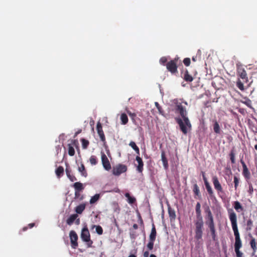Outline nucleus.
<instances>
[{"instance_id":"1","label":"nucleus","mask_w":257,"mask_h":257,"mask_svg":"<svg viewBox=\"0 0 257 257\" xmlns=\"http://www.w3.org/2000/svg\"><path fill=\"white\" fill-rule=\"evenodd\" d=\"M186 105V102H179L177 105V110L182 116V118L178 119V122L181 130L184 134H186L189 131L191 127L188 118L186 116L187 113L185 105Z\"/></svg>"},{"instance_id":"2","label":"nucleus","mask_w":257,"mask_h":257,"mask_svg":"<svg viewBox=\"0 0 257 257\" xmlns=\"http://www.w3.org/2000/svg\"><path fill=\"white\" fill-rule=\"evenodd\" d=\"M230 219L231 222L232 227L234 231V235L235 236V250L237 257H240V254L239 252L240 249V237L239 233L238 232L237 224H236V218L235 214L233 213H231L230 214Z\"/></svg>"},{"instance_id":"3","label":"nucleus","mask_w":257,"mask_h":257,"mask_svg":"<svg viewBox=\"0 0 257 257\" xmlns=\"http://www.w3.org/2000/svg\"><path fill=\"white\" fill-rule=\"evenodd\" d=\"M127 171L126 166L123 164H117L113 167L112 171V174L116 176H119L121 174Z\"/></svg>"},{"instance_id":"4","label":"nucleus","mask_w":257,"mask_h":257,"mask_svg":"<svg viewBox=\"0 0 257 257\" xmlns=\"http://www.w3.org/2000/svg\"><path fill=\"white\" fill-rule=\"evenodd\" d=\"M101 160L102 166L104 170L109 171L111 168V165L107 157L103 153H101Z\"/></svg>"},{"instance_id":"5","label":"nucleus","mask_w":257,"mask_h":257,"mask_svg":"<svg viewBox=\"0 0 257 257\" xmlns=\"http://www.w3.org/2000/svg\"><path fill=\"white\" fill-rule=\"evenodd\" d=\"M203 225V220H196V237L197 238H201L202 236V227Z\"/></svg>"},{"instance_id":"6","label":"nucleus","mask_w":257,"mask_h":257,"mask_svg":"<svg viewBox=\"0 0 257 257\" xmlns=\"http://www.w3.org/2000/svg\"><path fill=\"white\" fill-rule=\"evenodd\" d=\"M69 237L70 239L72 247L73 248H76L78 245V236L76 233L73 230L70 231L69 232Z\"/></svg>"},{"instance_id":"7","label":"nucleus","mask_w":257,"mask_h":257,"mask_svg":"<svg viewBox=\"0 0 257 257\" xmlns=\"http://www.w3.org/2000/svg\"><path fill=\"white\" fill-rule=\"evenodd\" d=\"M247 123L249 128L253 131H257V119L253 116L247 119Z\"/></svg>"},{"instance_id":"8","label":"nucleus","mask_w":257,"mask_h":257,"mask_svg":"<svg viewBox=\"0 0 257 257\" xmlns=\"http://www.w3.org/2000/svg\"><path fill=\"white\" fill-rule=\"evenodd\" d=\"M81 238L83 241L86 242H88L90 240L89 232L86 226L84 227L82 229Z\"/></svg>"},{"instance_id":"9","label":"nucleus","mask_w":257,"mask_h":257,"mask_svg":"<svg viewBox=\"0 0 257 257\" xmlns=\"http://www.w3.org/2000/svg\"><path fill=\"white\" fill-rule=\"evenodd\" d=\"M242 167L243 168V175L245 179L246 180V181H248L250 178V174L248 169L247 168L246 165L242 161Z\"/></svg>"},{"instance_id":"10","label":"nucleus","mask_w":257,"mask_h":257,"mask_svg":"<svg viewBox=\"0 0 257 257\" xmlns=\"http://www.w3.org/2000/svg\"><path fill=\"white\" fill-rule=\"evenodd\" d=\"M167 68L171 73H175L177 71V66L173 61H171L167 64Z\"/></svg>"},{"instance_id":"11","label":"nucleus","mask_w":257,"mask_h":257,"mask_svg":"<svg viewBox=\"0 0 257 257\" xmlns=\"http://www.w3.org/2000/svg\"><path fill=\"white\" fill-rule=\"evenodd\" d=\"M136 161L138 164L137 166V170L139 172H142L143 169L144 165L142 159L140 157L137 156L136 157Z\"/></svg>"},{"instance_id":"12","label":"nucleus","mask_w":257,"mask_h":257,"mask_svg":"<svg viewBox=\"0 0 257 257\" xmlns=\"http://www.w3.org/2000/svg\"><path fill=\"white\" fill-rule=\"evenodd\" d=\"M97 133H98L100 139H101V140L104 141V134H103V133L102 131L101 124L99 122L97 123Z\"/></svg>"},{"instance_id":"13","label":"nucleus","mask_w":257,"mask_h":257,"mask_svg":"<svg viewBox=\"0 0 257 257\" xmlns=\"http://www.w3.org/2000/svg\"><path fill=\"white\" fill-rule=\"evenodd\" d=\"M200 204L197 203L196 205V211L197 214V220H203L202 217L201 216V210H200Z\"/></svg>"},{"instance_id":"14","label":"nucleus","mask_w":257,"mask_h":257,"mask_svg":"<svg viewBox=\"0 0 257 257\" xmlns=\"http://www.w3.org/2000/svg\"><path fill=\"white\" fill-rule=\"evenodd\" d=\"M203 180L204 181V183H205V186H206V188L208 191V192H209V193H210V194H211L212 193V189L211 188V186H210L207 180V178H206V177L205 176V175L203 174Z\"/></svg>"},{"instance_id":"15","label":"nucleus","mask_w":257,"mask_h":257,"mask_svg":"<svg viewBox=\"0 0 257 257\" xmlns=\"http://www.w3.org/2000/svg\"><path fill=\"white\" fill-rule=\"evenodd\" d=\"M85 208V204H81L77 206L75 208V211L78 214H81Z\"/></svg>"},{"instance_id":"16","label":"nucleus","mask_w":257,"mask_h":257,"mask_svg":"<svg viewBox=\"0 0 257 257\" xmlns=\"http://www.w3.org/2000/svg\"><path fill=\"white\" fill-rule=\"evenodd\" d=\"M125 196L127 198V201L130 204H133L136 201L134 197L131 196L128 193H126Z\"/></svg>"},{"instance_id":"17","label":"nucleus","mask_w":257,"mask_h":257,"mask_svg":"<svg viewBox=\"0 0 257 257\" xmlns=\"http://www.w3.org/2000/svg\"><path fill=\"white\" fill-rule=\"evenodd\" d=\"M77 217V214H72L71 215L69 218L67 220V223L70 225L76 219V218Z\"/></svg>"},{"instance_id":"18","label":"nucleus","mask_w":257,"mask_h":257,"mask_svg":"<svg viewBox=\"0 0 257 257\" xmlns=\"http://www.w3.org/2000/svg\"><path fill=\"white\" fill-rule=\"evenodd\" d=\"M161 160L163 164V166L165 168H167L168 167V162L166 158L165 157V154L164 153H162L161 155Z\"/></svg>"},{"instance_id":"19","label":"nucleus","mask_w":257,"mask_h":257,"mask_svg":"<svg viewBox=\"0 0 257 257\" xmlns=\"http://www.w3.org/2000/svg\"><path fill=\"white\" fill-rule=\"evenodd\" d=\"M213 183L215 188L217 190H220L221 189V185L218 182L217 179L216 177H214L213 179Z\"/></svg>"},{"instance_id":"20","label":"nucleus","mask_w":257,"mask_h":257,"mask_svg":"<svg viewBox=\"0 0 257 257\" xmlns=\"http://www.w3.org/2000/svg\"><path fill=\"white\" fill-rule=\"evenodd\" d=\"M78 171L81 172L82 175L84 177L87 176V173L85 170V168L83 164H81L80 166L78 167Z\"/></svg>"},{"instance_id":"21","label":"nucleus","mask_w":257,"mask_h":257,"mask_svg":"<svg viewBox=\"0 0 257 257\" xmlns=\"http://www.w3.org/2000/svg\"><path fill=\"white\" fill-rule=\"evenodd\" d=\"M100 197V195L98 194H96L92 196L90 200V203L93 204L97 201Z\"/></svg>"},{"instance_id":"22","label":"nucleus","mask_w":257,"mask_h":257,"mask_svg":"<svg viewBox=\"0 0 257 257\" xmlns=\"http://www.w3.org/2000/svg\"><path fill=\"white\" fill-rule=\"evenodd\" d=\"M242 103H244L248 107L252 108L251 101L248 99H247L246 98H243V99H242Z\"/></svg>"},{"instance_id":"23","label":"nucleus","mask_w":257,"mask_h":257,"mask_svg":"<svg viewBox=\"0 0 257 257\" xmlns=\"http://www.w3.org/2000/svg\"><path fill=\"white\" fill-rule=\"evenodd\" d=\"M120 119L121 121V123L123 124H125L127 122L128 118L126 114L122 113L120 116Z\"/></svg>"},{"instance_id":"24","label":"nucleus","mask_w":257,"mask_h":257,"mask_svg":"<svg viewBox=\"0 0 257 257\" xmlns=\"http://www.w3.org/2000/svg\"><path fill=\"white\" fill-rule=\"evenodd\" d=\"M130 146L136 152V153L139 155L140 152L138 147L136 146V144L134 142H131L130 143Z\"/></svg>"},{"instance_id":"25","label":"nucleus","mask_w":257,"mask_h":257,"mask_svg":"<svg viewBox=\"0 0 257 257\" xmlns=\"http://www.w3.org/2000/svg\"><path fill=\"white\" fill-rule=\"evenodd\" d=\"M250 244L251 247L253 250V251H255L256 249V246L255 239L254 238L252 237V238L250 241Z\"/></svg>"},{"instance_id":"26","label":"nucleus","mask_w":257,"mask_h":257,"mask_svg":"<svg viewBox=\"0 0 257 257\" xmlns=\"http://www.w3.org/2000/svg\"><path fill=\"white\" fill-rule=\"evenodd\" d=\"M156 230L154 227H153L151 231V233L150 235V239L151 240H155L156 237Z\"/></svg>"},{"instance_id":"27","label":"nucleus","mask_w":257,"mask_h":257,"mask_svg":"<svg viewBox=\"0 0 257 257\" xmlns=\"http://www.w3.org/2000/svg\"><path fill=\"white\" fill-rule=\"evenodd\" d=\"M63 168L62 167H58L56 170V174L57 176L59 177H60L63 173Z\"/></svg>"},{"instance_id":"28","label":"nucleus","mask_w":257,"mask_h":257,"mask_svg":"<svg viewBox=\"0 0 257 257\" xmlns=\"http://www.w3.org/2000/svg\"><path fill=\"white\" fill-rule=\"evenodd\" d=\"M169 213L171 219H174L175 218L176 214L174 210L169 209Z\"/></svg>"},{"instance_id":"29","label":"nucleus","mask_w":257,"mask_h":257,"mask_svg":"<svg viewBox=\"0 0 257 257\" xmlns=\"http://www.w3.org/2000/svg\"><path fill=\"white\" fill-rule=\"evenodd\" d=\"M81 142H82V145L83 148L86 149L89 144L88 141L85 139H82Z\"/></svg>"},{"instance_id":"30","label":"nucleus","mask_w":257,"mask_h":257,"mask_svg":"<svg viewBox=\"0 0 257 257\" xmlns=\"http://www.w3.org/2000/svg\"><path fill=\"white\" fill-rule=\"evenodd\" d=\"M96 232L99 235L102 233V229L100 226H95Z\"/></svg>"},{"instance_id":"31","label":"nucleus","mask_w":257,"mask_h":257,"mask_svg":"<svg viewBox=\"0 0 257 257\" xmlns=\"http://www.w3.org/2000/svg\"><path fill=\"white\" fill-rule=\"evenodd\" d=\"M193 191L196 195L198 196L199 195V189L196 184L194 185Z\"/></svg>"},{"instance_id":"32","label":"nucleus","mask_w":257,"mask_h":257,"mask_svg":"<svg viewBox=\"0 0 257 257\" xmlns=\"http://www.w3.org/2000/svg\"><path fill=\"white\" fill-rule=\"evenodd\" d=\"M75 153L74 149L73 147L69 146L68 148V154L70 156H73Z\"/></svg>"},{"instance_id":"33","label":"nucleus","mask_w":257,"mask_h":257,"mask_svg":"<svg viewBox=\"0 0 257 257\" xmlns=\"http://www.w3.org/2000/svg\"><path fill=\"white\" fill-rule=\"evenodd\" d=\"M185 79L187 81H191L193 80L192 77L188 73H186L184 76Z\"/></svg>"},{"instance_id":"34","label":"nucleus","mask_w":257,"mask_h":257,"mask_svg":"<svg viewBox=\"0 0 257 257\" xmlns=\"http://www.w3.org/2000/svg\"><path fill=\"white\" fill-rule=\"evenodd\" d=\"M89 161L92 165H94L96 164V160L95 157L94 156H91L90 158Z\"/></svg>"},{"instance_id":"35","label":"nucleus","mask_w":257,"mask_h":257,"mask_svg":"<svg viewBox=\"0 0 257 257\" xmlns=\"http://www.w3.org/2000/svg\"><path fill=\"white\" fill-rule=\"evenodd\" d=\"M214 130L216 133H219L220 131V127L219 124L216 122L214 124Z\"/></svg>"},{"instance_id":"36","label":"nucleus","mask_w":257,"mask_h":257,"mask_svg":"<svg viewBox=\"0 0 257 257\" xmlns=\"http://www.w3.org/2000/svg\"><path fill=\"white\" fill-rule=\"evenodd\" d=\"M74 187L77 189H81L82 187V184L80 183H75L74 185Z\"/></svg>"},{"instance_id":"37","label":"nucleus","mask_w":257,"mask_h":257,"mask_svg":"<svg viewBox=\"0 0 257 257\" xmlns=\"http://www.w3.org/2000/svg\"><path fill=\"white\" fill-rule=\"evenodd\" d=\"M154 240H150V241L148 244L147 247L149 249H152L153 248L154 245Z\"/></svg>"},{"instance_id":"38","label":"nucleus","mask_w":257,"mask_h":257,"mask_svg":"<svg viewBox=\"0 0 257 257\" xmlns=\"http://www.w3.org/2000/svg\"><path fill=\"white\" fill-rule=\"evenodd\" d=\"M183 62L185 65L189 66L190 63V59L189 58H185Z\"/></svg>"},{"instance_id":"39","label":"nucleus","mask_w":257,"mask_h":257,"mask_svg":"<svg viewBox=\"0 0 257 257\" xmlns=\"http://www.w3.org/2000/svg\"><path fill=\"white\" fill-rule=\"evenodd\" d=\"M234 207H235V208L236 209H237H237H239V208H240V205L239 203V202H236L235 203V206H234Z\"/></svg>"},{"instance_id":"40","label":"nucleus","mask_w":257,"mask_h":257,"mask_svg":"<svg viewBox=\"0 0 257 257\" xmlns=\"http://www.w3.org/2000/svg\"><path fill=\"white\" fill-rule=\"evenodd\" d=\"M160 61L162 63H165L167 61V58L166 57H162L160 59Z\"/></svg>"},{"instance_id":"41","label":"nucleus","mask_w":257,"mask_h":257,"mask_svg":"<svg viewBox=\"0 0 257 257\" xmlns=\"http://www.w3.org/2000/svg\"><path fill=\"white\" fill-rule=\"evenodd\" d=\"M210 221H211V222H210V224L209 225V226H210V228L211 229H212L213 228V219H212V216H210Z\"/></svg>"},{"instance_id":"42","label":"nucleus","mask_w":257,"mask_h":257,"mask_svg":"<svg viewBox=\"0 0 257 257\" xmlns=\"http://www.w3.org/2000/svg\"><path fill=\"white\" fill-rule=\"evenodd\" d=\"M234 183H235V187H236V186L238 184L239 181H238V180L237 179V178L236 177H235L234 178Z\"/></svg>"},{"instance_id":"43","label":"nucleus","mask_w":257,"mask_h":257,"mask_svg":"<svg viewBox=\"0 0 257 257\" xmlns=\"http://www.w3.org/2000/svg\"><path fill=\"white\" fill-rule=\"evenodd\" d=\"M241 75H242V79H245L246 73L244 70H242Z\"/></svg>"},{"instance_id":"44","label":"nucleus","mask_w":257,"mask_h":257,"mask_svg":"<svg viewBox=\"0 0 257 257\" xmlns=\"http://www.w3.org/2000/svg\"><path fill=\"white\" fill-rule=\"evenodd\" d=\"M104 146H105V148L106 154H107V156L109 157H110V153H109V150L108 149V147L105 145H104Z\"/></svg>"},{"instance_id":"45","label":"nucleus","mask_w":257,"mask_h":257,"mask_svg":"<svg viewBox=\"0 0 257 257\" xmlns=\"http://www.w3.org/2000/svg\"><path fill=\"white\" fill-rule=\"evenodd\" d=\"M155 105H156V107H157V108H158V109L159 111L160 112H161L160 108V107H159V104H158V102H155Z\"/></svg>"},{"instance_id":"46","label":"nucleus","mask_w":257,"mask_h":257,"mask_svg":"<svg viewBox=\"0 0 257 257\" xmlns=\"http://www.w3.org/2000/svg\"><path fill=\"white\" fill-rule=\"evenodd\" d=\"M149 252L148 251H145L144 253V257H148L149 256Z\"/></svg>"},{"instance_id":"47","label":"nucleus","mask_w":257,"mask_h":257,"mask_svg":"<svg viewBox=\"0 0 257 257\" xmlns=\"http://www.w3.org/2000/svg\"><path fill=\"white\" fill-rule=\"evenodd\" d=\"M231 161L232 163H233L234 162V157L232 155L231 156Z\"/></svg>"},{"instance_id":"48","label":"nucleus","mask_w":257,"mask_h":257,"mask_svg":"<svg viewBox=\"0 0 257 257\" xmlns=\"http://www.w3.org/2000/svg\"><path fill=\"white\" fill-rule=\"evenodd\" d=\"M128 257H136V256L134 254H131L129 255Z\"/></svg>"},{"instance_id":"49","label":"nucleus","mask_w":257,"mask_h":257,"mask_svg":"<svg viewBox=\"0 0 257 257\" xmlns=\"http://www.w3.org/2000/svg\"><path fill=\"white\" fill-rule=\"evenodd\" d=\"M150 257H156L154 254H151Z\"/></svg>"},{"instance_id":"50","label":"nucleus","mask_w":257,"mask_h":257,"mask_svg":"<svg viewBox=\"0 0 257 257\" xmlns=\"http://www.w3.org/2000/svg\"><path fill=\"white\" fill-rule=\"evenodd\" d=\"M34 224H29V226H30V227H32L33 226Z\"/></svg>"},{"instance_id":"51","label":"nucleus","mask_w":257,"mask_h":257,"mask_svg":"<svg viewBox=\"0 0 257 257\" xmlns=\"http://www.w3.org/2000/svg\"><path fill=\"white\" fill-rule=\"evenodd\" d=\"M254 149L257 151V144L254 146Z\"/></svg>"},{"instance_id":"52","label":"nucleus","mask_w":257,"mask_h":257,"mask_svg":"<svg viewBox=\"0 0 257 257\" xmlns=\"http://www.w3.org/2000/svg\"><path fill=\"white\" fill-rule=\"evenodd\" d=\"M238 87L240 88V84L239 83H238Z\"/></svg>"},{"instance_id":"53","label":"nucleus","mask_w":257,"mask_h":257,"mask_svg":"<svg viewBox=\"0 0 257 257\" xmlns=\"http://www.w3.org/2000/svg\"><path fill=\"white\" fill-rule=\"evenodd\" d=\"M241 87H242V90H243V84H242V83Z\"/></svg>"},{"instance_id":"54","label":"nucleus","mask_w":257,"mask_h":257,"mask_svg":"<svg viewBox=\"0 0 257 257\" xmlns=\"http://www.w3.org/2000/svg\"><path fill=\"white\" fill-rule=\"evenodd\" d=\"M79 220H77V223H78V224L79 223Z\"/></svg>"},{"instance_id":"55","label":"nucleus","mask_w":257,"mask_h":257,"mask_svg":"<svg viewBox=\"0 0 257 257\" xmlns=\"http://www.w3.org/2000/svg\"><path fill=\"white\" fill-rule=\"evenodd\" d=\"M249 222L251 223V221H248V224L249 223Z\"/></svg>"},{"instance_id":"56","label":"nucleus","mask_w":257,"mask_h":257,"mask_svg":"<svg viewBox=\"0 0 257 257\" xmlns=\"http://www.w3.org/2000/svg\"><path fill=\"white\" fill-rule=\"evenodd\" d=\"M67 176H68V177H69V175L68 174H67Z\"/></svg>"}]
</instances>
